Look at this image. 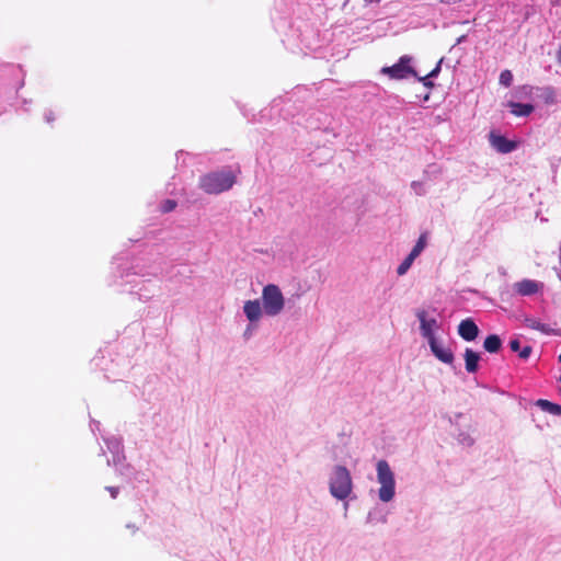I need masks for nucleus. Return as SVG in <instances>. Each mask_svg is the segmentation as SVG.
Masks as SVG:
<instances>
[{"label":"nucleus","instance_id":"nucleus-1","mask_svg":"<svg viewBox=\"0 0 561 561\" xmlns=\"http://www.w3.org/2000/svg\"><path fill=\"white\" fill-rule=\"evenodd\" d=\"M237 175L231 170L209 172L199 179V187L207 194L217 195L229 191L236 184Z\"/></svg>","mask_w":561,"mask_h":561},{"label":"nucleus","instance_id":"nucleus-2","mask_svg":"<svg viewBox=\"0 0 561 561\" xmlns=\"http://www.w3.org/2000/svg\"><path fill=\"white\" fill-rule=\"evenodd\" d=\"M330 493L337 500H345L353 490L350 471L344 466H335L330 478Z\"/></svg>","mask_w":561,"mask_h":561},{"label":"nucleus","instance_id":"nucleus-3","mask_svg":"<svg viewBox=\"0 0 561 561\" xmlns=\"http://www.w3.org/2000/svg\"><path fill=\"white\" fill-rule=\"evenodd\" d=\"M376 469L377 480L380 483V489L378 491L379 499L385 503L390 502L396 493L394 474L389 463L383 459H380L377 462Z\"/></svg>","mask_w":561,"mask_h":561},{"label":"nucleus","instance_id":"nucleus-4","mask_svg":"<svg viewBox=\"0 0 561 561\" xmlns=\"http://www.w3.org/2000/svg\"><path fill=\"white\" fill-rule=\"evenodd\" d=\"M262 306L266 316H278L285 306V298L279 287L268 284L262 289Z\"/></svg>","mask_w":561,"mask_h":561},{"label":"nucleus","instance_id":"nucleus-5","mask_svg":"<svg viewBox=\"0 0 561 561\" xmlns=\"http://www.w3.org/2000/svg\"><path fill=\"white\" fill-rule=\"evenodd\" d=\"M412 58L408 55L401 56L399 61L390 67H383L381 73L391 79L401 80L409 76L417 77L415 70L410 66Z\"/></svg>","mask_w":561,"mask_h":561},{"label":"nucleus","instance_id":"nucleus-6","mask_svg":"<svg viewBox=\"0 0 561 561\" xmlns=\"http://www.w3.org/2000/svg\"><path fill=\"white\" fill-rule=\"evenodd\" d=\"M432 353L437 359L445 364H453L454 353L449 347L440 344L436 339L428 342Z\"/></svg>","mask_w":561,"mask_h":561},{"label":"nucleus","instance_id":"nucleus-7","mask_svg":"<svg viewBox=\"0 0 561 561\" xmlns=\"http://www.w3.org/2000/svg\"><path fill=\"white\" fill-rule=\"evenodd\" d=\"M419 320H420V328L422 331V335L430 342L432 340H435L434 335V329L437 328V321L435 319H426V312L424 310H421L416 313Z\"/></svg>","mask_w":561,"mask_h":561},{"label":"nucleus","instance_id":"nucleus-8","mask_svg":"<svg viewBox=\"0 0 561 561\" xmlns=\"http://www.w3.org/2000/svg\"><path fill=\"white\" fill-rule=\"evenodd\" d=\"M458 334L465 340V341H473L477 339L479 334V328L474 323V321L470 318L462 320L458 325Z\"/></svg>","mask_w":561,"mask_h":561},{"label":"nucleus","instance_id":"nucleus-9","mask_svg":"<svg viewBox=\"0 0 561 561\" xmlns=\"http://www.w3.org/2000/svg\"><path fill=\"white\" fill-rule=\"evenodd\" d=\"M491 145L501 153H508L516 149L515 141L506 139L504 136L490 134Z\"/></svg>","mask_w":561,"mask_h":561},{"label":"nucleus","instance_id":"nucleus-10","mask_svg":"<svg viewBox=\"0 0 561 561\" xmlns=\"http://www.w3.org/2000/svg\"><path fill=\"white\" fill-rule=\"evenodd\" d=\"M515 291L520 296H530L538 293L542 288V284L533 279H523L515 283Z\"/></svg>","mask_w":561,"mask_h":561},{"label":"nucleus","instance_id":"nucleus-11","mask_svg":"<svg viewBox=\"0 0 561 561\" xmlns=\"http://www.w3.org/2000/svg\"><path fill=\"white\" fill-rule=\"evenodd\" d=\"M243 311L251 322H256L262 317L263 306H261L259 299L248 300L244 302Z\"/></svg>","mask_w":561,"mask_h":561},{"label":"nucleus","instance_id":"nucleus-12","mask_svg":"<svg viewBox=\"0 0 561 561\" xmlns=\"http://www.w3.org/2000/svg\"><path fill=\"white\" fill-rule=\"evenodd\" d=\"M465 367L469 374H473L479 369V360L480 354L472 351L471 348H466L465 354Z\"/></svg>","mask_w":561,"mask_h":561},{"label":"nucleus","instance_id":"nucleus-13","mask_svg":"<svg viewBox=\"0 0 561 561\" xmlns=\"http://www.w3.org/2000/svg\"><path fill=\"white\" fill-rule=\"evenodd\" d=\"M502 346V341L499 335L491 334L485 337L483 347L489 353H497Z\"/></svg>","mask_w":561,"mask_h":561},{"label":"nucleus","instance_id":"nucleus-14","mask_svg":"<svg viewBox=\"0 0 561 561\" xmlns=\"http://www.w3.org/2000/svg\"><path fill=\"white\" fill-rule=\"evenodd\" d=\"M536 405L539 407L542 411L548 412L553 415H561V405L550 402L546 399H539L536 402Z\"/></svg>","mask_w":561,"mask_h":561},{"label":"nucleus","instance_id":"nucleus-15","mask_svg":"<svg viewBox=\"0 0 561 561\" xmlns=\"http://www.w3.org/2000/svg\"><path fill=\"white\" fill-rule=\"evenodd\" d=\"M510 106L512 108V113L516 116H527L534 111V106L531 104L511 102Z\"/></svg>","mask_w":561,"mask_h":561},{"label":"nucleus","instance_id":"nucleus-16","mask_svg":"<svg viewBox=\"0 0 561 561\" xmlns=\"http://www.w3.org/2000/svg\"><path fill=\"white\" fill-rule=\"evenodd\" d=\"M525 325L529 329L537 330L545 334H549L552 331L548 324L542 323L539 320L534 319V318H527L525 320Z\"/></svg>","mask_w":561,"mask_h":561},{"label":"nucleus","instance_id":"nucleus-17","mask_svg":"<svg viewBox=\"0 0 561 561\" xmlns=\"http://www.w3.org/2000/svg\"><path fill=\"white\" fill-rule=\"evenodd\" d=\"M426 247V233H422L410 254L417 257Z\"/></svg>","mask_w":561,"mask_h":561},{"label":"nucleus","instance_id":"nucleus-18","mask_svg":"<svg viewBox=\"0 0 561 561\" xmlns=\"http://www.w3.org/2000/svg\"><path fill=\"white\" fill-rule=\"evenodd\" d=\"M415 259H416L415 256H413L412 254H409L402 261V263L398 266V268H397L398 275H400V276L404 275L409 271V268L411 267V265L413 264Z\"/></svg>","mask_w":561,"mask_h":561},{"label":"nucleus","instance_id":"nucleus-19","mask_svg":"<svg viewBox=\"0 0 561 561\" xmlns=\"http://www.w3.org/2000/svg\"><path fill=\"white\" fill-rule=\"evenodd\" d=\"M499 81H500V84L508 88L512 85V82H513V75L511 72V70H503L500 75V78H499Z\"/></svg>","mask_w":561,"mask_h":561},{"label":"nucleus","instance_id":"nucleus-20","mask_svg":"<svg viewBox=\"0 0 561 561\" xmlns=\"http://www.w3.org/2000/svg\"><path fill=\"white\" fill-rule=\"evenodd\" d=\"M176 202L174 199H165L161 204V211L167 214L175 209Z\"/></svg>","mask_w":561,"mask_h":561},{"label":"nucleus","instance_id":"nucleus-21","mask_svg":"<svg viewBox=\"0 0 561 561\" xmlns=\"http://www.w3.org/2000/svg\"><path fill=\"white\" fill-rule=\"evenodd\" d=\"M438 70H439V68H438V67H436V69H434L431 73H428L426 77L419 78V80H420L421 82H423V84H424L425 87H432V85H433V83H432L431 81H428L427 79H428V77L435 76V75L438 72Z\"/></svg>","mask_w":561,"mask_h":561},{"label":"nucleus","instance_id":"nucleus-22","mask_svg":"<svg viewBox=\"0 0 561 561\" xmlns=\"http://www.w3.org/2000/svg\"><path fill=\"white\" fill-rule=\"evenodd\" d=\"M531 352H533L531 346L526 345L523 348H520V352L518 353V355L522 359H527L530 356Z\"/></svg>","mask_w":561,"mask_h":561},{"label":"nucleus","instance_id":"nucleus-23","mask_svg":"<svg viewBox=\"0 0 561 561\" xmlns=\"http://www.w3.org/2000/svg\"><path fill=\"white\" fill-rule=\"evenodd\" d=\"M508 345H510V348L512 350V352H514V353L520 352V342L518 339H512L510 341Z\"/></svg>","mask_w":561,"mask_h":561},{"label":"nucleus","instance_id":"nucleus-24","mask_svg":"<svg viewBox=\"0 0 561 561\" xmlns=\"http://www.w3.org/2000/svg\"><path fill=\"white\" fill-rule=\"evenodd\" d=\"M412 188L417 195H422L424 193L423 184L421 182H412Z\"/></svg>","mask_w":561,"mask_h":561},{"label":"nucleus","instance_id":"nucleus-25","mask_svg":"<svg viewBox=\"0 0 561 561\" xmlns=\"http://www.w3.org/2000/svg\"><path fill=\"white\" fill-rule=\"evenodd\" d=\"M557 60L559 64H561V45L559 46L558 51H557Z\"/></svg>","mask_w":561,"mask_h":561},{"label":"nucleus","instance_id":"nucleus-26","mask_svg":"<svg viewBox=\"0 0 561 561\" xmlns=\"http://www.w3.org/2000/svg\"><path fill=\"white\" fill-rule=\"evenodd\" d=\"M107 489L111 492L112 496L115 497L117 494V489L116 488H107Z\"/></svg>","mask_w":561,"mask_h":561},{"label":"nucleus","instance_id":"nucleus-27","mask_svg":"<svg viewBox=\"0 0 561 561\" xmlns=\"http://www.w3.org/2000/svg\"><path fill=\"white\" fill-rule=\"evenodd\" d=\"M559 362L561 363V354L559 355Z\"/></svg>","mask_w":561,"mask_h":561},{"label":"nucleus","instance_id":"nucleus-28","mask_svg":"<svg viewBox=\"0 0 561 561\" xmlns=\"http://www.w3.org/2000/svg\"><path fill=\"white\" fill-rule=\"evenodd\" d=\"M560 393H561V388H560Z\"/></svg>","mask_w":561,"mask_h":561},{"label":"nucleus","instance_id":"nucleus-29","mask_svg":"<svg viewBox=\"0 0 561 561\" xmlns=\"http://www.w3.org/2000/svg\"><path fill=\"white\" fill-rule=\"evenodd\" d=\"M560 380H561V376H560Z\"/></svg>","mask_w":561,"mask_h":561}]
</instances>
